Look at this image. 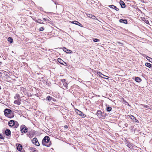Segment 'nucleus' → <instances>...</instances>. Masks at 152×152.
I'll use <instances>...</instances> for the list:
<instances>
[{
  "instance_id": "1",
  "label": "nucleus",
  "mask_w": 152,
  "mask_h": 152,
  "mask_svg": "<svg viewBox=\"0 0 152 152\" xmlns=\"http://www.w3.org/2000/svg\"><path fill=\"white\" fill-rule=\"evenodd\" d=\"M50 139L49 137L45 136L42 141V144L43 145L48 147H50L51 144V141H50Z\"/></svg>"
},
{
  "instance_id": "2",
  "label": "nucleus",
  "mask_w": 152,
  "mask_h": 152,
  "mask_svg": "<svg viewBox=\"0 0 152 152\" xmlns=\"http://www.w3.org/2000/svg\"><path fill=\"white\" fill-rule=\"evenodd\" d=\"M4 114L5 116L10 118H13L14 116V113L10 109L7 108L4 110Z\"/></svg>"
},
{
  "instance_id": "3",
  "label": "nucleus",
  "mask_w": 152,
  "mask_h": 152,
  "mask_svg": "<svg viewBox=\"0 0 152 152\" xmlns=\"http://www.w3.org/2000/svg\"><path fill=\"white\" fill-rule=\"evenodd\" d=\"M8 125L10 126L13 127L15 128H17L19 126L18 122L13 120H11L9 121Z\"/></svg>"
},
{
  "instance_id": "4",
  "label": "nucleus",
  "mask_w": 152,
  "mask_h": 152,
  "mask_svg": "<svg viewBox=\"0 0 152 152\" xmlns=\"http://www.w3.org/2000/svg\"><path fill=\"white\" fill-rule=\"evenodd\" d=\"M28 128L24 125H22L20 126V131L22 133H26L27 132Z\"/></svg>"
},
{
  "instance_id": "5",
  "label": "nucleus",
  "mask_w": 152,
  "mask_h": 152,
  "mask_svg": "<svg viewBox=\"0 0 152 152\" xmlns=\"http://www.w3.org/2000/svg\"><path fill=\"white\" fill-rule=\"evenodd\" d=\"M31 141L32 143L34 144L35 145L37 146H39L40 145V144L39 143L36 137H34L31 140Z\"/></svg>"
},
{
  "instance_id": "6",
  "label": "nucleus",
  "mask_w": 152,
  "mask_h": 152,
  "mask_svg": "<svg viewBox=\"0 0 152 152\" xmlns=\"http://www.w3.org/2000/svg\"><path fill=\"white\" fill-rule=\"evenodd\" d=\"M75 110L77 111H76V112L79 115L82 116L83 118H84L86 117V115L85 114L83 113L81 111L78 110L77 109H75Z\"/></svg>"
},
{
  "instance_id": "7",
  "label": "nucleus",
  "mask_w": 152,
  "mask_h": 152,
  "mask_svg": "<svg viewBox=\"0 0 152 152\" xmlns=\"http://www.w3.org/2000/svg\"><path fill=\"white\" fill-rule=\"evenodd\" d=\"M127 118H130L132 120L136 122L137 120L136 118L133 116L132 115H129L127 116Z\"/></svg>"
},
{
  "instance_id": "8",
  "label": "nucleus",
  "mask_w": 152,
  "mask_h": 152,
  "mask_svg": "<svg viewBox=\"0 0 152 152\" xmlns=\"http://www.w3.org/2000/svg\"><path fill=\"white\" fill-rule=\"evenodd\" d=\"M46 99L48 101H50L52 100L53 102L56 101V100L54 98L50 96H48L47 97Z\"/></svg>"
},
{
  "instance_id": "9",
  "label": "nucleus",
  "mask_w": 152,
  "mask_h": 152,
  "mask_svg": "<svg viewBox=\"0 0 152 152\" xmlns=\"http://www.w3.org/2000/svg\"><path fill=\"white\" fill-rule=\"evenodd\" d=\"M63 51L66 52L67 53H70L72 52V51L71 50H70L67 49L64 47L63 48Z\"/></svg>"
},
{
  "instance_id": "10",
  "label": "nucleus",
  "mask_w": 152,
  "mask_h": 152,
  "mask_svg": "<svg viewBox=\"0 0 152 152\" xmlns=\"http://www.w3.org/2000/svg\"><path fill=\"white\" fill-rule=\"evenodd\" d=\"M18 146L17 147V149L19 151L22 152L21 151L23 147L21 144H18Z\"/></svg>"
},
{
  "instance_id": "11",
  "label": "nucleus",
  "mask_w": 152,
  "mask_h": 152,
  "mask_svg": "<svg viewBox=\"0 0 152 152\" xmlns=\"http://www.w3.org/2000/svg\"><path fill=\"white\" fill-rule=\"evenodd\" d=\"M21 100L20 98V99H16V100L14 102V103L18 105H19L21 103L20 101H21Z\"/></svg>"
},
{
  "instance_id": "12",
  "label": "nucleus",
  "mask_w": 152,
  "mask_h": 152,
  "mask_svg": "<svg viewBox=\"0 0 152 152\" xmlns=\"http://www.w3.org/2000/svg\"><path fill=\"white\" fill-rule=\"evenodd\" d=\"M119 4H120L121 7L122 8H124L126 7L125 4L124 2L120 0L119 1Z\"/></svg>"
},
{
  "instance_id": "13",
  "label": "nucleus",
  "mask_w": 152,
  "mask_h": 152,
  "mask_svg": "<svg viewBox=\"0 0 152 152\" xmlns=\"http://www.w3.org/2000/svg\"><path fill=\"white\" fill-rule=\"evenodd\" d=\"M108 6L110 8L113 9H115L117 11L119 10V9L116 6L113 5H110L109 6Z\"/></svg>"
},
{
  "instance_id": "14",
  "label": "nucleus",
  "mask_w": 152,
  "mask_h": 152,
  "mask_svg": "<svg viewBox=\"0 0 152 152\" xmlns=\"http://www.w3.org/2000/svg\"><path fill=\"white\" fill-rule=\"evenodd\" d=\"M5 134L6 135L8 136L11 134V131L8 129H6L5 131Z\"/></svg>"
},
{
  "instance_id": "15",
  "label": "nucleus",
  "mask_w": 152,
  "mask_h": 152,
  "mask_svg": "<svg viewBox=\"0 0 152 152\" xmlns=\"http://www.w3.org/2000/svg\"><path fill=\"white\" fill-rule=\"evenodd\" d=\"M72 23L75 24L76 25H78L80 26L81 27H83V25L81 23H80L79 22L77 21H74L73 22H72Z\"/></svg>"
},
{
  "instance_id": "16",
  "label": "nucleus",
  "mask_w": 152,
  "mask_h": 152,
  "mask_svg": "<svg viewBox=\"0 0 152 152\" xmlns=\"http://www.w3.org/2000/svg\"><path fill=\"white\" fill-rule=\"evenodd\" d=\"M102 112L100 110H97V112L96 113V114L99 117L101 118Z\"/></svg>"
},
{
  "instance_id": "17",
  "label": "nucleus",
  "mask_w": 152,
  "mask_h": 152,
  "mask_svg": "<svg viewBox=\"0 0 152 152\" xmlns=\"http://www.w3.org/2000/svg\"><path fill=\"white\" fill-rule=\"evenodd\" d=\"M26 89L25 88H24L23 87H21L20 88V91L21 94H25L26 93Z\"/></svg>"
},
{
  "instance_id": "18",
  "label": "nucleus",
  "mask_w": 152,
  "mask_h": 152,
  "mask_svg": "<svg viewBox=\"0 0 152 152\" xmlns=\"http://www.w3.org/2000/svg\"><path fill=\"white\" fill-rule=\"evenodd\" d=\"M120 22L124 24L127 23V20L125 19H121L119 20Z\"/></svg>"
},
{
  "instance_id": "19",
  "label": "nucleus",
  "mask_w": 152,
  "mask_h": 152,
  "mask_svg": "<svg viewBox=\"0 0 152 152\" xmlns=\"http://www.w3.org/2000/svg\"><path fill=\"white\" fill-rule=\"evenodd\" d=\"M135 81L138 83H139L141 81V79L138 77H135Z\"/></svg>"
},
{
  "instance_id": "20",
  "label": "nucleus",
  "mask_w": 152,
  "mask_h": 152,
  "mask_svg": "<svg viewBox=\"0 0 152 152\" xmlns=\"http://www.w3.org/2000/svg\"><path fill=\"white\" fill-rule=\"evenodd\" d=\"M29 150L32 151V152H37V151H37L36 150V148H33L32 147H31L29 148Z\"/></svg>"
},
{
  "instance_id": "21",
  "label": "nucleus",
  "mask_w": 152,
  "mask_h": 152,
  "mask_svg": "<svg viewBox=\"0 0 152 152\" xmlns=\"http://www.w3.org/2000/svg\"><path fill=\"white\" fill-rule=\"evenodd\" d=\"M57 61H58L61 64L63 65H65V64L63 63L64 61L62 60H61L60 58H58L57 59Z\"/></svg>"
},
{
  "instance_id": "22",
  "label": "nucleus",
  "mask_w": 152,
  "mask_h": 152,
  "mask_svg": "<svg viewBox=\"0 0 152 152\" xmlns=\"http://www.w3.org/2000/svg\"><path fill=\"white\" fill-rule=\"evenodd\" d=\"M14 98L15 99H20V97L19 94H16L15 96H14Z\"/></svg>"
},
{
  "instance_id": "23",
  "label": "nucleus",
  "mask_w": 152,
  "mask_h": 152,
  "mask_svg": "<svg viewBox=\"0 0 152 152\" xmlns=\"http://www.w3.org/2000/svg\"><path fill=\"white\" fill-rule=\"evenodd\" d=\"M145 65L146 66H147L149 68H150L152 67V64H151L148 63H146L145 64Z\"/></svg>"
},
{
  "instance_id": "24",
  "label": "nucleus",
  "mask_w": 152,
  "mask_h": 152,
  "mask_svg": "<svg viewBox=\"0 0 152 152\" xmlns=\"http://www.w3.org/2000/svg\"><path fill=\"white\" fill-rule=\"evenodd\" d=\"M7 40L10 42V43H11L13 42V39L12 37H9L8 38Z\"/></svg>"
},
{
  "instance_id": "25",
  "label": "nucleus",
  "mask_w": 152,
  "mask_h": 152,
  "mask_svg": "<svg viewBox=\"0 0 152 152\" xmlns=\"http://www.w3.org/2000/svg\"><path fill=\"white\" fill-rule=\"evenodd\" d=\"M36 22H37L38 23L40 24H43L44 23L42 22V20L40 19H38L37 20H36Z\"/></svg>"
},
{
  "instance_id": "26",
  "label": "nucleus",
  "mask_w": 152,
  "mask_h": 152,
  "mask_svg": "<svg viewBox=\"0 0 152 152\" xmlns=\"http://www.w3.org/2000/svg\"><path fill=\"white\" fill-rule=\"evenodd\" d=\"M106 113H105L103 112L102 114L101 118H104L106 117Z\"/></svg>"
},
{
  "instance_id": "27",
  "label": "nucleus",
  "mask_w": 152,
  "mask_h": 152,
  "mask_svg": "<svg viewBox=\"0 0 152 152\" xmlns=\"http://www.w3.org/2000/svg\"><path fill=\"white\" fill-rule=\"evenodd\" d=\"M112 108L111 107H108L107 108L106 110L107 112H110V111H111L112 110Z\"/></svg>"
},
{
  "instance_id": "28",
  "label": "nucleus",
  "mask_w": 152,
  "mask_h": 152,
  "mask_svg": "<svg viewBox=\"0 0 152 152\" xmlns=\"http://www.w3.org/2000/svg\"><path fill=\"white\" fill-rule=\"evenodd\" d=\"M146 58L150 62H152V59L148 56H147Z\"/></svg>"
},
{
  "instance_id": "29",
  "label": "nucleus",
  "mask_w": 152,
  "mask_h": 152,
  "mask_svg": "<svg viewBox=\"0 0 152 152\" xmlns=\"http://www.w3.org/2000/svg\"><path fill=\"white\" fill-rule=\"evenodd\" d=\"M93 41L94 42H99L100 41L98 39L96 38H94L93 39Z\"/></svg>"
},
{
  "instance_id": "30",
  "label": "nucleus",
  "mask_w": 152,
  "mask_h": 152,
  "mask_svg": "<svg viewBox=\"0 0 152 152\" xmlns=\"http://www.w3.org/2000/svg\"><path fill=\"white\" fill-rule=\"evenodd\" d=\"M126 145L128 146L129 148H130L131 146V144L129 143V142H127L126 143Z\"/></svg>"
},
{
  "instance_id": "31",
  "label": "nucleus",
  "mask_w": 152,
  "mask_h": 152,
  "mask_svg": "<svg viewBox=\"0 0 152 152\" xmlns=\"http://www.w3.org/2000/svg\"><path fill=\"white\" fill-rule=\"evenodd\" d=\"M97 74L99 76L100 75H102L104 76H105V75L102 74V73L100 72H97Z\"/></svg>"
},
{
  "instance_id": "32",
  "label": "nucleus",
  "mask_w": 152,
  "mask_h": 152,
  "mask_svg": "<svg viewBox=\"0 0 152 152\" xmlns=\"http://www.w3.org/2000/svg\"><path fill=\"white\" fill-rule=\"evenodd\" d=\"M61 81L63 83H65L66 82V79H61Z\"/></svg>"
},
{
  "instance_id": "33",
  "label": "nucleus",
  "mask_w": 152,
  "mask_h": 152,
  "mask_svg": "<svg viewBox=\"0 0 152 152\" xmlns=\"http://www.w3.org/2000/svg\"><path fill=\"white\" fill-rule=\"evenodd\" d=\"M117 43L118 44H121V46H122L124 44L122 42H117Z\"/></svg>"
},
{
  "instance_id": "34",
  "label": "nucleus",
  "mask_w": 152,
  "mask_h": 152,
  "mask_svg": "<svg viewBox=\"0 0 152 152\" xmlns=\"http://www.w3.org/2000/svg\"><path fill=\"white\" fill-rule=\"evenodd\" d=\"M0 139H4V137L3 136V135L1 134H0Z\"/></svg>"
},
{
  "instance_id": "35",
  "label": "nucleus",
  "mask_w": 152,
  "mask_h": 152,
  "mask_svg": "<svg viewBox=\"0 0 152 152\" xmlns=\"http://www.w3.org/2000/svg\"><path fill=\"white\" fill-rule=\"evenodd\" d=\"M91 15V16H92L91 18L93 19H96V17L94 15Z\"/></svg>"
},
{
  "instance_id": "36",
  "label": "nucleus",
  "mask_w": 152,
  "mask_h": 152,
  "mask_svg": "<svg viewBox=\"0 0 152 152\" xmlns=\"http://www.w3.org/2000/svg\"><path fill=\"white\" fill-rule=\"evenodd\" d=\"M44 28L43 27H41L39 28V30L40 31H42L44 30Z\"/></svg>"
},
{
  "instance_id": "37",
  "label": "nucleus",
  "mask_w": 152,
  "mask_h": 152,
  "mask_svg": "<svg viewBox=\"0 0 152 152\" xmlns=\"http://www.w3.org/2000/svg\"><path fill=\"white\" fill-rule=\"evenodd\" d=\"M68 84L66 82H65V83H63V85L65 86H66Z\"/></svg>"
},
{
  "instance_id": "38",
  "label": "nucleus",
  "mask_w": 152,
  "mask_h": 152,
  "mask_svg": "<svg viewBox=\"0 0 152 152\" xmlns=\"http://www.w3.org/2000/svg\"><path fill=\"white\" fill-rule=\"evenodd\" d=\"M124 126L126 127H127L128 126V124H127L126 123L124 124Z\"/></svg>"
},
{
  "instance_id": "39",
  "label": "nucleus",
  "mask_w": 152,
  "mask_h": 152,
  "mask_svg": "<svg viewBox=\"0 0 152 152\" xmlns=\"http://www.w3.org/2000/svg\"><path fill=\"white\" fill-rule=\"evenodd\" d=\"M105 77H107V78H106V77H105V78H104V77H103V78H104V79H108L109 78V77L105 75Z\"/></svg>"
},
{
  "instance_id": "40",
  "label": "nucleus",
  "mask_w": 152,
  "mask_h": 152,
  "mask_svg": "<svg viewBox=\"0 0 152 152\" xmlns=\"http://www.w3.org/2000/svg\"><path fill=\"white\" fill-rule=\"evenodd\" d=\"M64 127L65 129H67L68 128V126L67 125H65L64 126Z\"/></svg>"
},
{
  "instance_id": "41",
  "label": "nucleus",
  "mask_w": 152,
  "mask_h": 152,
  "mask_svg": "<svg viewBox=\"0 0 152 152\" xmlns=\"http://www.w3.org/2000/svg\"><path fill=\"white\" fill-rule=\"evenodd\" d=\"M145 23L147 24H148L149 23V22L148 20H145Z\"/></svg>"
},
{
  "instance_id": "42",
  "label": "nucleus",
  "mask_w": 152,
  "mask_h": 152,
  "mask_svg": "<svg viewBox=\"0 0 152 152\" xmlns=\"http://www.w3.org/2000/svg\"><path fill=\"white\" fill-rule=\"evenodd\" d=\"M43 20L45 21V20H48V19H47L46 18H43Z\"/></svg>"
},
{
  "instance_id": "43",
  "label": "nucleus",
  "mask_w": 152,
  "mask_h": 152,
  "mask_svg": "<svg viewBox=\"0 0 152 152\" xmlns=\"http://www.w3.org/2000/svg\"><path fill=\"white\" fill-rule=\"evenodd\" d=\"M125 103H126V104H128L129 105V104L128 103V102H126V101H125Z\"/></svg>"
},
{
  "instance_id": "44",
  "label": "nucleus",
  "mask_w": 152,
  "mask_h": 152,
  "mask_svg": "<svg viewBox=\"0 0 152 152\" xmlns=\"http://www.w3.org/2000/svg\"><path fill=\"white\" fill-rule=\"evenodd\" d=\"M64 62V64H65V65H65V66H66V62H64H64Z\"/></svg>"
},
{
  "instance_id": "45",
  "label": "nucleus",
  "mask_w": 152,
  "mask_h": 152,
  "mask_svg": "<svg viewBox=\"0 0 152 152\" xmlns=\"http://www.w3.org/2000/svg\"><path fill=\"white\" fill-rule=\"evenodd\" d=\"M91 14H89V17H91V18L92 17V16H91V15H90Z\"/></svg>"
},
{
  "instance_id": "46",
  "label": "nucleus",
  "mask_w": 152,
  "mask_h": 152,
  "mask_svg": "<svg viewBox=\"0 0 152 152\" xmlns=\"http://www.w3.org/2000/svg\"><path fill=\"white\" fill-rule=\"evenodd\" d=\"M1 89V86H0V89Z\"/></svg>"
},
{
  "instance_id": "47",
  "label": "nucleus",
  "mask_w": 152,
  "mask_h": 152,
  "mask_svg": "<svg viewBox=\"0 0 152 152\" xmlns=\"http://www.w3.org/2000/svg\"><path fill=\"white\" fill-rule=\"evenodd\" d=\"M1 63V62H0V64Z\"/></svg>"
},
{
  "instance_id": "48",
  "label": "nucleus",
  "mask_w": 152,
  "mask_h": 152,
  "mask_svg": "<svg viewBox=\"0 0 152 152\" xmlns=\"http://www.w3.org/2000/svg\"><path fill=\"white\" fill-rule=\"evenodd\" d=\"M100 77H103L102 76H100Z\"/></svg>"
}]
</instances>
